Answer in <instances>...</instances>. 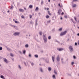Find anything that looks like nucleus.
Returning <instances> with one entry per match:
<instances>
[{
  "label": "nucleus",
  "mask_w": 79,
  "mask_h": 79,
  "mask_svg": "<svg viewBox=\"0 0 79 79\" xmlns=\"http://www.w3.org/2000/svg\"><path fill=\"white\" fill-rule=\"evenodd\" d=\"M9 12H10V10H8V11H7V12H8V13H9Z\"/></svg>",
  "instance_id": "0e129e2a"
},
{
  "label": "nucleus",
  "mask_w": 79,
  "mask_h": 79,
  "mask_svg": "<svg viewBox=\"0 0 79 79\" xmlns=\"http://www.w3.org/2000/svg\"><path fill=\"white\" fill-rule=\"evenodd\" d=\"M77 0H73V2H76Z\"/></svg>",
  "instance_id": "603ef678"
},
{
  "label": "nucleus",
  "mask_w": 79,
  "mask_h": 79,
  "mask_svg": "<svg viewBox=\"0 0 79 79\" xmlns=\"http://www.w3.org/2000/svg\"><path fill=\"white\" fill-rule=\"evenodd\" d=\"M19 34H20V32H15L13 34V35L15 36L19 35Z\"/></svg>",
  "instance_id": "f03ea898"
},
{
  "label": "nucleus",
  "mask_w": 79,
  "mask_h": 79,
  "mask_svg": "<svg viewBox=\"0 0 79 79\" xmlns=\"http://www.w3.org/2000/svg\"><path fill=\"white\" fill-rule=\"evenodd\" d=\"M25 47L26 48H27L29 47V45L28 44H26Z\"/></svg>",
  "instance_id": "dca6fc26"
},
{
  "label": "nucleus",
  "mask_w": 79,
  "mask_h": 79,
  "mask_svg": "<svg viewBox=\"0 0 79 79\" xmlns=\"http://www.w3.org/2000/svg\"><path fill=\"white\" fill-rule=\"evenodd\" d=\"M24 10H27L26 8H24Z\"/></svg>",
  "instance_id": "13d9d810"
},
{
  "label": "nucleus",
  "mask_w": 79,
  "mask_h": 79,
  "mask_svg": "<svg viewBox=\"0 0 79 79\" xmlns=\"http://www.w3.org/2000/svg\"><path fill=\"white\" fill-rule=\"evenodd\" d=\"M54 73L55 74H57V72L55 71V70H54Z\"/></svg>",
  "instance_id": "f704fd0d"
},
{
  "label": "nucleus",
  "mask_w": 79,
  "mask_h": 79,
  "mask_svg": "<svg viewBox=\"0 0 79 79\" xmlns=\"http://www.w3.org/2000/svg\"><path fill=\"white\" fill-rule=\"evenodd\" d=\"M31 63L32 65V66H34V63L33 62H31Z\"/></svg>",
  "instance_id": "412c9836"
},
{
  "label": "nucleus",
  "mask_w": 79,
  "mask_h": 79,
  "mask_svg": "<svg viewBox=\"0 0 79 79\" xmlns=\"http://www.w3.org/2000/svg\"><path fill=\"white\" fill-rule=\"evenodd\" d=\"M62 28H61L60 29H59V30L60 31H61V30H62Z\"/></svg>",
  "instance_id": "7c9ffc66"
},
{
  "label": "nucleus",
  "mask_w": 79,
  "mask_h": 79,
  "mask_svg": "<svg viewBox=\"0 0 79 79\" xmlns=\"http://www.w3.org/2000/svg\"><path fill=\"white\" fill-rule=\"evenodd\" d=\"M10 55L11 56H13V54L12 53H10Z\"/></svg>",
  "instance_id": "c9c22d12"
},
{
  "label": "nucleus",
  "mask_w": 79,
  "mask_h": 79,
  "mask_svg": "<svg viewBox=\"0 0 79 79\" xmlns=\"http://www.w3.org/2000/svg\"><path fill=\"white\" fill-rule=\"evenodd\" d=\"M38 10H39V7H36V9L35 10V11H38Z\"/></svg>",
  "instance_id": "ddd939ff"
},
{
  "label": "nucleus",
  "mask_w": 79,
  "mask_h": 79,
  "mask_svg": "<svg viewBox=\"0 0 79 79\" xmlns=\"http://www.w3.org/2000/svg\"><path fill=\"white\" fill-rule=\"evenodd\" d=\"M78 44L79 45V40H78Z\"/></svg>",
  "instance_id": "6e6d98bb"
},
{
  "label": "nucleus",
  "mask_w": 79,
  "mask_h": 79,
  "mask_svg": "<svg viewBox=\"0 0 79 79\" xmlns=\"http://www.w3.org/2000/svg\"><path fill=\"white\" fill-rule=\"evenodd\" d=\"M74 64V62H72L71 63L72 65L73 66V65Z\"/></svg>",
  "instance_id": "72a5a7b5"
},
{
  "label": "nucleus",
  "mask_w": 79,
  "mask_h": 79,
  "mask_svg": "<svg viewBox=\"0 0 79 79\" xmlns=\"http://www.w3.org/2000/svg\"><path fill=\"white\" fill-rule=\"evenodd\" d=\"M21 18H24V16H23V15H22Z\"/></svg>",
  "instance_id": "c03bdc74"
},
{
  "label": "nucleus",
  "mask_w": 79,
  "mask_h": 79,
  "mask_svg": "<svg viewBox=\"0 0 79 79\" xmlns=\"http://www.w3.org/2000/svg\"><path fill=\"white\" fill-rule=\"evenodd\" d=\"M58 5L59 6H60V4H59Z\"/></svg>",
  "instance_id": "69168bd1"
},
{
  "label": "nucleus",
  "mask_w": 79,
  "mask_h": 79,
  "mask_svg": "<svg viewBox=\"0 0 79 79\" xmlns=\"http://www.w3.org/2000/svg\"><path fill=\"white\" fill-rule=\"evenodd\" d=\"M2 50V47H0V50Z\"/></svg>",
  "instance_id": "58836bf2"
},
{
  "label": "nucleus",
  "mask_w": 79,
  "mask_h": 79,
  "mask_svg": "<svg viewBox=\"0 0 79 79\" xmlns=\"http://www.w3.org/2000/svg\"><path fill=\"white\" fill-rule=\"evenodd\" d=\"M75 45H77V43H75Z\"/></svg>",
  "instance_id": "8fccbe9b"
},
{
  "label": "nucleus",
  "mask_w": 79,
  "mask_h": 79,
  "mask_svg": "<svg viewBox=\"0 0 79 79\" xmlns=\"http://www.w3.org/2000/svg\"><path fill=\"white\" fill-rule=\"evenodd\" d=\"M15 23H19V22H17L16 21H15Z\"/></svg>",
  "instance_id": "4c0bfd02"
},
{
  "label": "nucleus",
  "mask_w": 79,
  "mask_h": 79,
  "mask_svg": "<svg viewBox=\"0 0 79 79\" xmlns=\"http://www.w3.org/2000/svg\"><path fill=\"white\" fill-rule=\"evenodd\" d=\"M73 48V47H72V46H69V49H71V48Z\"/></svg>",
  "instance_id": "f3484780"
},
{
  "label": "nucleus",
  "mask_w": 79,
  "mask_h": 79,
  "mask_svg": "<svg viewBox=\"0 0 79 79\" xmlns=\"http://www.w3.org/2000/svg\"><path fill=\"white\" fill-rule=\"evenodd\" d=\"M19 5V4L18 3L17 6H18V5Z\"/></svg>",
  "instance_id": "338daca9"
},
{
  "label": "nucleus",
  "mask_w": 79,
  "mask_h": 79,
  "mask_svg": "<svg viewBox=\"0 0 79 79\" xmlns=\"http://www.w3.org/2000/svg\"><path fill=\"white\" fill-rule=\"evenodd\" d=\"M52 77L53 79H56V78H55V75H53Z\"/></svg>",
  "instance_id": "aec40b11"
},
{
  "label": "nucleus",
  "mask_w": 79,
  "mask_h": 79,
  "mask_svg": "<svg viewBox=\"0 0 79 79\" xmlns=\"http://www.w3.org/2000/svg\"><path fill=\"white\" fill-rule=\"evenodd\" d=\"M29 56L30 57H31V54H29Z\"/></svg>",
  "instance_id": "49530a36"
},
{
  "label": "nucleus",
  "mask_w": 79,
  "mask_h": 79,
  "mask_svg": "<svg viewBox=\"0 0 79 79\" xmlns=\"http://www.w3.org/2000/svg\"><path fill=\"white\" fill-rule=\"evenodd\" d=\"M30 24H32V22H30Z\"/></svg>",
  "instance_id": "680f3d73"
},
{
  "label": "nucleus",
  "mask_w": 79,
  "mask_h": 79,
  "mask_svg": "<svg viewBox=\"0 0 79 79\" xmlns=\"http://www.w3.org/2000/svg\"><path fill=\"white\" fill-rule=\"evenodd\" d=\"M60 19H61V20L63 19V18H62V17H60Z\"/></svg>",
  "instance_id": "3c124183"
},
{
  "label": "nucleus",
  "mask_w": 79,
  "mask_h": 79,
  "mask_svg": "<svg viewBox=\"0 0 79 79\" xmlns=\"http://www.w3.org/2000/svg\"><path fill=\"white\" fill-rule=\"evenodd\" d=\"M44 9L45 10H46L47 9H46V8H44Z\"/></svg>",
  "instance_id": "774afa93"
},
{
  "label": "nucleus",
  "mask_w": 79,
  "mask_h": 79,
  "mask_svg": "<svg viewBox=\"0 0 79 79\" xmlns=\"http://www.w3.org/2000/svg\"><path fill=\"white\" fill-rule=\"evenodd\" d=\"M75 21H77V19H76V17H74V18Z\"/></svg>",
  "instance_id": "a878e982"
},
{
  "label": "nucleus",
  "mask_w": 79,
  "mask_h": 79,
  "mask_svg": "<svg viewBox=\"0 0 79 79\" xmlns=\"http://www.w3.org/2000/svg\"><path fill=\"white\" fill-rule=\"evenodd\" d=\"M71 20L72 21V22L73 23H74V24H76V22L74 21V20H73V19H71Z\"/></svg>",
  "instance_id": "9d476101"
},
{
  "label": "nucleus",
  "mask_w": 79,
  "mask_h": 79,
  "mask_svg": "<svg viewBox=\"0 0 79 79\" xmlns=\"http://www.w3.org/2000/svg\"><path fill=\"white\" fill-rule=\"evenodd\" d=\"M48 2H50V0H48Z\"/></svg>",
  "instance_id": "052dcab7"
},
{
  "label": "nucleus",
  "mask_w": 79,
  "mask_h": 79,
  "mask_svg": "<svg viewBox=\"0 0 79 79\" xmlns=\"http://www.w3.org/2000/svg\"><path fill=\"white\" fill-rule=\"evenodd\" d=\"M23 54H26V50H24L23 51Z\"/></svg>",
  "instance_id": "393cba45"
},
{
  "label": "nucleus",
  "mask_w": 79,
  "mask_h": 79,
  "mask_svg": "<svg viewBox=\"0 0 79 79\" xmlns=\"http://www.w3.org/2000/svg\"><path fill=\"white\" fill-rule=\"evenodd\" d=\"M43 39L44 43H47V37L46 36H45L44 35L43 36Z\"/></svg>",
  "instance_id": "f257e3e1"
},
{
  "label": "nucleus",
  "mask_w": 79,
  "mask_h": 79,
  "mask_svg": "<svg viewBox=\"0 0 79 79\" xmlns=\"http://www.w3.org/2000/svg\"><path fill=\"white\" fill-rule=\"evenodd\" d=\"M73 57L74 59H76V56H73Z\"/></svg>",
  "instance_id": "37998d69"
},
{
  "label": "nucleus",
  "mask_w": 79,
  "mask_h": 79,
  "mask_svg": "<svg viewBox=\"0 0 79 79\" xmlns=\"http://www.w3.org/2000/svg\"><path fill=\"white\" fill-rule=\"evenodd\" d=\"M61 15H64V13H63V12H62V13H61Z\"/></svg>",
  "instance_id": "864d4df0"
},
{
  "label": "nucleus",
  "mask_w": 79,
  "mask_h": 79,
  "mask_svg": "<svg viewBox=\"0 0 79 79\" xmlns=\"http://www.w3.org/2000/svg\"><path fill=\"white\" fill-rule=\"evenodd\" d=\"M66 33H67V31H64L61 33H60V35H61V36L64 35H65Z\"/></svg>",
  "instance_id": "7ed1b4c3"
},
{
  "label": "nucleus",
  "mask_w": 79,
  "mask_h": 79,
  "mask_svg": "<svg viewBox=\"0 0 79 79\" xmlns=\"http://www.w3.org/2000/svg\"><path fill=\"white\" fill-rule=\"evenodd\" d=\"M35 56L36 58H38V55L36 54L35 55Z\"/></svg>",
  "instance_id": "b1692460"
},
{
  "label": "nucleus",
  "mask_w": 79,
  "mask_h": 79,
  "mask_svg": "<svg viewBox=\"0 0 79 79\" xmlns=\"http://www.w3.org/2000/svg\"><path fill=\"white\" fill-rule=\"evenodd\" d=\"M61 61H62V63H63V58H62L61 59Z\"/></svg>",
  "instance_id": "473e14b6"
},
{
  "label": "nucleus",
  "mask_w": 79,
  "mask_h": 79,
  "mask_svg": "<svg viewBox=\"0 0 79 79\" xmlns=\"http://www.w3.org/2000/svg\"><path fill=\"white\" fill-rule=\"evenodd\" d=\"M48 15H50V16H51V15H52V14L50 13V11H48Z\"/></svg>",
  "instance_id": "2eb2a0df"
},
{
  "label": "nucleus",
  "mask_w": 79,
  "mask_h": 79,
  "mask_svg": "<svg viewBox=\"0 0 79 79\" xmlns=\"http://www.w3.org/2000/svg\"><path fill=\"white\" fill-rule=\"evenodd\" d=\"M4 61L5 62V63H8V60H7L6 59V58L4 59Z\"/></svg>",
  "instance_id": "423d86ee"
},
{
  "label": "nucleus",
  "mask_w": 79,
  "mask_h": 79,
  "mask_svg": "<svg viewBox=\"0 0 79 79\" xmlns=\"http://www.w3.org/2000/svg\"><path fill=\"white\" fill-rule=\"evenodd\" d=\"M47 63H48V60L47 61H46Z\"/></svg>",
  "instance_id": "bf43d9fd"
},
{
  "label": "nucleus",
  "mask_w": 79,
  "mask_h": 79,
  "mask_svg": "<svg viewBox=\"0 0 79 79\" xmlns=\"http://www.w3.org/2000/svg\"><path fill=\"white\" fill-rule=\"evenodd\" d=\"M64 17L65 18H68V16H67V15H65L64 16Z\"/></svg>",
  "instance_id": "2f4dec72"
},
{
  "label": "nucleus",
  "mask_w": 79,
  "mask_h": 79,
  "mask_svg": "<svg viewBox=\"0 0 79 79\" xmlns=\"http://www.w3.org/2000/svg\"><path fill=\"white\" fill-rule=\"evenodd\" d=\"M77 35H78V36H79V33H78L77 34Z\"/></svg>",
  "instance_id": "4d7b16f0"
},
{
  "label": "nucleus",
  "mask_w": 79,
  "mask_h": 79,
  "mask_svg": "<svg viewBox=\"0 0 79 79\" xmlns=\"http://www.w3.org/2000/svg\"><path fill=\"white\" fill-rule=\"evenodd\" d=\"M62 10H61V9L59 10L57 13L58 14V15H61V12H62Z\"/></svg>",
  "instance_id": "20e7f679"
},
{
  "label": "nucleus",
  "mask_w": 79,
  "mask_h": 79,
  "mask_svg": "<svg viewBox=\"0 0 79 79\" xmlns=\"http://www.w3.org/2000/svg\"><path fill=\"white\" fill-rule=\"evenodd\" d=\"M62 50H63V49L62 48H60L59 49V51H60V52H61V51H62Z\"/></svg>",
  "instance_id": "6e6552de"
},
{
  "label": "nucleus",
  "mask_w": 79,
  "mask_h": 79,
  "mask_svg": "<svg viewBox=\"0 0 79 79\" xmlns=\"http://www.w3.org/2000/svg\"><path fill=\"white\" fill-rule=\"evenodd\" d=\"M46 18H49V16H48V15H47L46 16Z\"/></svg>",
  "instance_id": "e433bc0d"
},
{
  "label": "nucleus",
  "mask_w": 79,
  "mask_h": 79,
  "mask_svg": "<svg viewBox=\"0 0 79 79\" xmlns=\"http://www.w3.org/2000/svg\"><path fill=\"white\" fill-rule=\"evenodd\" d=\"M48 70L49 71H51V70H52V68L50 67H48Z\"/></svg>",
  "instance_id": "1a4fd4ad"
},
{
  "label": "nucleus",
  "mask_w": 79,
  "mask_h": 79,
  "mask_svg": "<svg viewBox=\"0 0 79 79\" xmlns=\"http://www.w3.org/2000/svg\"><path fill=\"white\" fill-rule=\"evenodd\" d=\"M13 6H11V7H10V10H12V9H13Z\"/></svg>",
  "instance_id": "bb28decb"
},
{
  "label": "nucleus",
  "mask_w": 79,
  "mask_h": 79,
  "mask_svg": "<svg viewBox=\"0 0 79 79\" xmlns=\"http://www.w3.org/2000/svg\"><path fill=\"white\" fill-rule=\"evenodd\" d=\"M19 68H20V65H19Z\"/></svg>",
  "instance_id": "e2e57ef3"
},
{
  "label": "nucleus",
  "mask_w": 79,
  "mask_h": 79,
  "mask_svg": "<svg viewBox=\"0 0 79 79\" xmlns=\"http://www.w3.org/2000/svg\"><path fill=\"white\" fill-rule=\"evenodd\" d=\"M13 21H14V22H15V21H16V20H15V19H13Z\"/></svg>",
  "instance_id": "09e8293b"
},
{
  "label": "nucleus",
  "mask_w": 79,
  "mask_h": 79,
  "mask_svg": "<svg viewBox=\"0 0 79 79\" xmlns=\"http://www.w3.org/2000/svg\"><path fill=\"white\" fill-rule=\"evenodd\" d=\"M7 49L9 51H10V50H11V49H10L9 48H7Z\"/></svg>",
  "instance_id": "79ce46f5"
},
{
  "label": "nucleus",
  "mask_w": 79,
  "mask_h": 79,
  "mask_svg": "<svg viewBox=\"0 0 79 79\" xmlns=\"http://www.w3.org/2000/svg\"><path fill=\"white\" fill-rule=\"evenodd\" d=\"M50 23V20L47 21V23Z\"/></svg>",
  "instance_id": "a19ab883"
},
{
  "label": "nucleus",
  "mask_w": 79,
  "mask_h": 79,
  "mask_svg": "<svg viewBox=\"0 0 79 79\" xmlns=\"http://www.w3.org/2000/svg\"><path fill=\"white\" fill-rule=\"evenodd\" d=\"M20 11H21V12H23L24 11V10L23 9H20Z\"/></svg>",
  "instance_id": "6ab92c4d"
},
{
  "label": "nucleus",
  "mask_w": 79,
  "mask_h": 79,
  "mask_svg": "<svg viewBox=\"0 0 79 79\" xmlns=\"http://www.w3.org/2000/svg\"><path fill=\"white\" fill-rule=\"evenodd\" d=\"M51 38H52V37L51 36H49L48 37V39L49 40L51 39Z\"/></svg>",
  "instance_id": "4be33fe9"
},
{
  "label": "nucleus",
  "mask_w": 79,
  "mask_h": 79,
  "mask_svg": "<svg viewBox=\"0 0 79 79\" xmlns=\"http://www.w3.org/2000/svg\"><path fill=\"white\" fill-rule=\"evenodd\" d=\"M41 5H43L44 4V1H42L41 2Z\"/></svg>",
  "instance_id": "cd10ccee"
},
{
  "label": "nucleus",
  "mask_w": 79,
  "mask_h": 79,
  "mask_svg": "<svg viewBox=\"0 0 79 79\" xmlns=\"http://www.w3.org/2000/svg\"><path fill=\"white\" fill-rule=\"evenodd\" d=\"M47 10H50V9H49V8H47Z\"/></svg>",
  "instance_id": "5fc2aeb1"
},
{
  "label": "nucleus",
  "mask_w": 79,
  "mask_h": 79,
  "mask_svg": "<svg viewBox=\"0 0 79 79\" xmlns=\"http://www.w3.org/2000/svg\"><path fill=\"white\" fill-rule=\"evenodd\" d=\"M70 50V52H72L73 51V48H71V49H69Z\"/></svg>",
  "instance_id": "4468645a"
},
{
  "label": "nucleus",
  "mask_w": 79,
  "mask_h": 79,
  "mask_svg": "<svg viewBox=\"0 0 79 79\" xmlns=\"http://www.w3.org/2000/svg\"><path fill=\"white\" fill-rule=\"evenodd\" d=\"M0 77L2 79H5V78H4V77L3 75H1Z\"/></svg>",
  "instance_id": "9b49d317"
},
{
  "label": "nucleus",
  "mask_w": 79,
  "mask_h": 79,
  "mask_svg": "<svg viewBox=\"0 0 79 79\" xmlns=\"http://www.w3.org/2000/svg\"><path fill=\"white\" fill-rule=\"evenodd\" d=\"M32 16L31 15H30V18H32Z\"/></svg>",
  "instance_id": "ea45409f"
},
{
  "label": "nucleus",
  "mask_w": 79,
  "mask_h": 79,
  "mask_svg": "<svg viewBox=\"0 0 79 79\" xmlns=\"http://www.w3.org/2000/svg\"><path fill=\"white\" fill-rule=\"evenodd\" d=\"M52 31L54 32V31H55V29H53L52 30Z\"/></svg>",
  "instance_id": "de8ad7c7"
},
{
  "label": "nucleus",
  "mask_w": 79,
  "mask_h": 79,
  "mask_svg": "<svg viewBox=\"0 0 79 79\" xmlns=\"http://www.w3.org/2000/svg\"><path fill=\"white\" fill-rule=\"evenodd\" d=\"M56 60L58 62H59V61H60V57H59V56H58L56 58Z\"/></svg>",
  "instance_id": "39448f33"
},
{
  "label": "nucleus",
  "mask_w": 79,
  "mask_h": 79,
  "mask_svg": "<svg viewBox=\"0 0 79 79\" xmlns=\"http://www.w3.org/2000/svg\"><path fill=\"white\" fill-rule=\"evenodd\" d=\"M40 70L41 72H43V69H42V68H40Z\"/></svg>",
  "instance_id": "5701e85b"
},
{
  "label": "nucleus",
  "mask_w": 79,
  "mask_h": 79,
  "mask_svg": "<svg viewBox=\"0 0 79 79\" xmlns=\"http://www.w3.org/2000/svg\"><path fill=\"white\" fill-rule=\"evenodd\" d=\"M29 8H32V5H30L29 6Z\"/></svg>",
  "instance_id": "a211bd4d"
},
{
  "label": "nucleus",
  "mask_w": 79,
  "mask_h": 79,
  "mask_svg": "<svg viewBox=\"0 0 79 79\" xmlns=\"http://www.w3.org/2000/svg\"><path fill=\"white\" fill-rule=\"evenodd\" d=\"M37 21H36V22H35V26H37Z\"/></svg>",
  "instance_id": "c756f323"
},
{
  "label": "nucleus",
  "mask_w": 79,
  "mask_h": 79,
  "mask_svg": "<svg viewBox=\"0 0 79 79\" xmlns=\"http://www.w3.org/2000/svg\"><path fill=\"white\" fill-rule=\"evenodd\" d=\"M24 63L25 64V66H27V65H26V62H24Z\"/></svg>",
  "instance_id": "a18cd8bd"
},
{
  "label": "nucleus",
  "mask_w": 79,
  "mask_h": 79,
  "mask_svg": "<svg viewBox=\"0 0 79 79\" xmlns=\"http://www.w3.org/2000/svg\"><path fill=\"white\" fill-rule=\"evenodd\" d=\"M52 58L54 63H55V57L53 56H52Z\"/></svg>",
  "instance_id": "0eeeda50"
},
{
  "label": "nucleus",
  "mask_w": 79,
  "mask_h": 79,
  "mask_svg": "<svg viewBox=\"0 0 79 79\" xmlns=\"http://www.w3.org/2000/svg\"><path fill=\"white\" fill-rule=\"evenodd\" d=\"M72 6H73V8H74V7H76L77 5H76V4H75L73 5Z\"/></svg>",
  "instance_id": "f8f14e48"
},
{
  "label": "nucleus",
  "mask_w": 79,
  "mask_h": 79,
  "mask_svg": "<svg viewBox=\"0 0 79 79\" xmlns=\"http://www.w3.org/2000/svg\"><path fill=\"white\" fill-rule=\"evenodd\" d=\"M39 34L40 35H42V31H40L39 33Z\"/></svg>",
  "instance_id": "c85d7f7f"
}]
</instances>
